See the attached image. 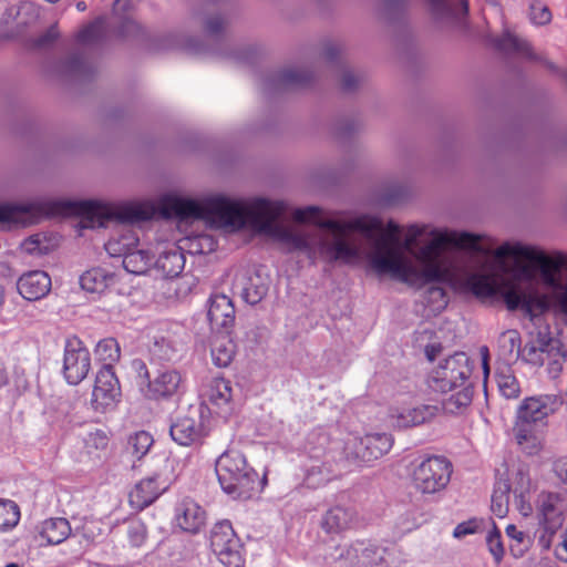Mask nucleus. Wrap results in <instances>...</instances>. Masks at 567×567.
<instances>
[{
  "mask_svg": "<svg viewBox=\"0 0 567 567\" xmlns=\"http://www.w3.org/2000/svg\"><path fill=\"white\" fill-rule=\"evenodd\" d=\"M240 542L231 524L223 520L210 532V548L219 561L227 567H241Z\"/></svg>",
  "mask_w": 567,
  "mask_h": 567,
  "instance_id": "obj_10",
  "label": "nucleus"
},
{
  "mask_svg": "<svg viewBox=\"0 0 567 567\" xmlns=\"http://www.w3.org/2000/svg\"><path fill=\"white\" fill-rule=\"evenodd\" d=\"M59 214H75L81 218V228L94 229L104 228L111 224L126 226L150 220L154 215V208L146 203L112 205L97 200L68 203L35 200L1 205L0 224H33L43 217Z\"/></svg>",
  "mask_w": 567,
  "mask_h": 567,
  "instance_id": "obj_2",
  "label": "nucleus"
},
{
  "mask_svg": "<svg viewBox=\"0 0 567 567\" xmlns=\"http://www.w3.org/2000/svg\"><path fill=\"white\" fill-rule=\"evenodd\" d=\"M480 528V520L470 519L467 522L460 523L456 525L453 532L455 538H463L467 535L475 534Z\"/></svg>",
  "mask_w": 567,
  "mask_h": 567,
  "instance_id": "obj_57",
  "label": "nucleus"
},
{
  "mask_svg": "<svg viewBox=\"0 0 567 567\" xmlns=\"http://www.w3.org/2000/svg\"><path fill=\"white\" fill-rule=\"evenodd\" d=\"M539 352L542 355L546 354L548 362L549 373L555 378L563 369V361L565 354L560 350V341L549 337L548 333H538L535 344L529 350L530 354Z\"/></svg>",
  "mask_w": 567,
  "mask_h": 567,
  "instance_id": "obj_25",
  "label": "nucleus"
},
{
  "mask_svg": "<svg viewBox=\"0 0 567 567\" xmlns=\"http://www.w3.org/2000/svg\"><path fill=\"white\" fill-rule=\"evenodd\" d=\"M177 45L189 54L199 55L208 53V49L205 45L190 38H182L178 40Z\"/></svg>",
  "mask_w": 567,
  "mask_h": 567,
  "instance_id": "obj_56",
  "label": "nucleus"
},
{
  "mask_svg": "<svg viewBox=\"0 0 567 567\" xmlns=\"http://www.w3.org/2000/svg\"><path fill=\"white\" fill-rule=\"evenodd\" d=\"M256 52V50L251 47L244 48L241 50H238L234 52V59L237 61H250L251 55Z\"/></svg>",
  "mask_w": 567,
  "mask_h": 567,
  "instance_id": "obj_64",
  "label": "nucleus"
},
{
  "mask_svg": "<svg viewBox=\"0 0 567 567\" xmlns=\"http://www.w3.org/2000/svg\"><path fill=\"white\" fill-rule=\"evenodd\" d=\"M183 379L178 371L173 369H157L153 372L152 380H148L147 389L144 390L146 398L152 400L172 399L181 394Z\"/></svg>",
  "mask_w": 567,
  "mask_h": 567,
  "instance_id": "obj_17",
  "label": "nucleus"
},
{
  "mask_svg": "<svg viewBox=\"0 0 567 567\" xmlns=\"http://www.w3.org/2000/svg\"><path fill=\"white\" fill-rule=\"evenodd\" d=\"M529 10V17L533 23L543 25L550 22L551 12L544 3L539 1L533 2Z\"/></svg>",
  "mask_w": 567,
  "mask_h": 567,
  "instance_id": "obj_51",
  "label": "nucleus"
},
{
  "mask_svg": "<svg viewBox=\"0 0 567 567\" xmlns=\"http://www.w3.org/2000/svg\"><path fill=\"white\" fill-rule=\"evenodd\" d=\"M59 30L56 25H51L43 34L34 41L37 48H48L58 39Z\"/></svg>",
  "mask_w": 567,
  "mask_h": 567,
  "instance_id": "obj_58",
  "label": "nucleus"
},
{
  "mask_svg": "<svg viewBox=\"0 0 567 567\" xmlns=\"http://www.w3.org/2000/svg\"><path fill=\"white\" fill-rule=\"evenodd\" d=\"M203 425L199 415H181L171 424L172 439L183 446L196 443L203 436Z\"/></svg>",
  "mask_w": 567,
  "mask_h": 567,
  "instance_id": "obj_23",
  "label": "nucleus"
},
{
  "mask_svg": "<svg viewBox=\"0 0 567 567\" xmlns=\"http://www.w3.org/2000/svg\"><path fill=\"white\" fill-rule=\"evenodd\" d=\"M417 526L416 518L413 513H403L398 517L396 527L400 533H406Z\"/></svg>",
  "mask_w": 567,
  "mask_h": 567,
  "instance_id": "obj_59",
  "label": "nucleus"
},
{
  "mask_svg": "<svg viewBox=\"0 0 567 567\" xmlns=\"http://www.w3.org/2000/svg\"><path fill=\"white\" fill-rule=\"evenodd\" d=\"M511 486L506 480L499 478L494 486L491 498V509L499 518L506 516L508 512Z\"/></svg>",
  "mask_w": 567,
  "mask_h": 567,
  "instance_id": "obj_42",
  "label": "nucleus"
},
{
  "mask_svg": "<svg viewBox=\"0 0 567 567\" xmlns=\"http://www.w3.org/2000/svg\"><path fill=\"white\" fill-rule=\"evenodd\" d=\"M20 520V508L11 499H0V530L13 528Z\"/></svg>",
  "mask_w": 567,
  "mask_h": 567,
  "instance_id": "obj_45",
  "label": "nucleus"
},
{
  "mask_svg": "<svg viewBox=\"0 0 567 567\" xmlns=\"http://www.w3.org/2000/svg\"><path fill=\"white\" fill-rule=\"evenodd\" d=\"M332 470L327 466H312L307 476L308 484L310 486H318L331 478Z\"/></svg>",
  "mask_w": 567,
  "mask_h": 567,
  "instance_id": "obj_52",
  "label": "nucleus"
},
{
  "mask_svg": "<svg viewBox=\"0 0 567 567\" xmlns=\"http://www.w3.org/2000/svg\"><path fill=\"white\" fill-rule=\"evenodd\" d=\"M109 444V437L103 431L90 433L86 439V449L91 452L92 449L105 450Z\"/></svg>",
  "mask_w": 567,
  "mask_h": 567,
  "instance_id": "obj_55",
  "label": "nucleus"
},
{
  "mask_svg": "<svg viewBox=\"0 0 567 567\" xmlns=\"http://www.w3.org/2000/svg\"><path fill=\"white\" fill-rule=\"evenodd\" d=\"M17 288L24 299L39 300L50 291L51 278L41 270L29 271L19 278Z\"/></svg>",
  "mask_w": 567,
  "mask_h": 567,
  "instance_id": "obj_24",
  "label": "nucleus"
},
{
  "mask_svg": "<svg viewBox=\"0 0 567 567\" xmlns=\"http://www.w3.org/2000/svg\"><path fill=\"white\" fill-rule=\"evenodd\" d=\"M430 2L436 19L461 18L467 13L466 0H430Z\"/></svg>",
  "mask_w": 567,
  "mask_h": 567,
  "instance_id": "obj_38",
  "label": "nucleus"
},
{
  "mask_svg": "<svg viewBox=\"0 0 567 567\" xmlns=\"http://www.w3.org/2000/svg\"><path fill=\"white\" fill-rule=\"evenodd\" d=\"M486 544L488 550L494 556V558L498 561L504 555V547L502 543V536L499 530L494 526L486 535Z\"/></svg>",
  "mask_w": 567,
  "mask_h": 567,
  "instance_id": "obj_50",
  "label": "nucleus"
},
{
  "mask_svg": "<svg viewBox=\"0 0 567 567\" xmlns=\"http://www.w3.org/2000/svg\"><path fill=\"white\" fill-rule=\"evenodd\" d=\"M535 517L537 528L534 537L538 546L547 550L567 518V498L560 493L540 492L535 501Z\"/></svg>",
  "mask_w": 567,
  "mask_h": 567,
  "instance_id": "obj_7",
  "label": "nucleus"
},
{
  "mask_svg": "<svg viewBox=\"0 0 567 567\" xmlns=\"http://www.w3.org/2000/svg\"><path fill=\"white\" fill-rule=\"evenodd\" d=\"M127 536L135 547L141 546L146 538V527L141 520H132L127 526Z\"/></svg>",
  "mask_w": 567,
  "mask_h": 567,
  "instance_id": "obj_53",
  "label": "nucleus"
},
{
  "mask_svg": "<svg viewBox=\"0 0 567 567\" xmlns=\"http://www.w3.org/2000/svg\"><path fill=\"white\" fill-rule=\"evenodd\" d=\"M553 472L560 483L567 485V457H559L553 463Z\"/></svg>",
  "mask_w": 567,
  "mask_h": 567,
  "instance_id": "obj_60",
  "label": "nucleus"
},
{
  "mask_svg": "<svg viewBox=\"0 0 567 567\" xmlns=\"http://www.w3.org/2000/svg\"><path fill=\"white\" fill-rule=\"evenodd\" d=\"M115 282L113 274L107 272L103 268H93L85 271L80 277V285L82 289L89 292H103L110 285Z\"/></svg>",
  "mask_w": 567,
  "mask_h": 567,
  "instance_id": "obj_33",
  "label": "nucleus"
},
{
  "mask_svg": "<svg viewBox=\"0 0 567 567\" xmlns=\"http://www.w3.org/2000/svg\"><path fill=\"white\" fill-rule=\"evenodd\" d=\"M393 444V439L386 433H372L363 437H353L346 444L349 458L358 463H370L386 454Z\"/></svg>",
  "mask_w": 567,
  "mask_h": 567,
  "instance_id": "obj_11",
  "label": "nucleus"
},
{
  "mask_svg": "<svg viewBox=\"0 0 567 567\" xmlns=\"http://www.w3.org/2000/svg\"><path fill=\"white\" fill-rule=\"evenodd\" d=\"M316 79L312 70L305 68H286L272 72L261 81V90L265 94L281 93L290 90L306 89Z\"/></svg>",
  "mask_w": 567,
  "mask_h": 567,
  "instance_id": "obj_12",
  "label": "nucleus"
},
{
  "mask_svg": "<svg viewBox=\"0 0 567 567\" xmlns=\"http://www.w3.org/2000/svg\"><path fill=\"white\" fill-rule=\"evenodd\" d=\"M140 246V238L135 230L124 229L117 237L111 238L105 244L107 254L112 257H123Z\"/></svg>",
  "mask_w": 567,
  "mask_h": 567,
  "instance_id": "obj_32",
  "label": "nucleus"
},
{
  "mask_svg": "<svg viewBox=\"0 0 567 567\" xmlns=\"http://www.w3.org/2000/svg\"><path fill=\"white\" fill-rule=\"evenodd\" d=\"M425 300L432 305L434 309L440 310L446 307L447 299L445 289L440 286H431L425 291Z\"/></svg>",
  "mask_w": 567,
  "mask_h": 567,
  "instance_id": "obj_49",
  "label": "nucleus"
},
{
  "mask_svg": "<svg viewBox=\"0 0 567 567\" xmlns=\"http://www.w3.org/2000/svg\"><path fill=\"white\" fill-rule=\"evenodd\" d=\"M326 563L331 567H358V551L355 543L339 545L327 553Z\"/></svg>",
  "mask_w": 567,
  "mask_h": 567,
  "instance_id": "obj_34",
  "label": "nucleus"
},
{
  "mask_svg": "<svg viewBox=\"0 0 567 567\" xmlns=\"http://www.w3.org/2000/svg\"><path fill=\"white\" fill-rule=\"evenodd\" d=\"M208 402L224 413L231 411L233 388L230 381L224 378H214L207 389Z\"/></svg>",
  "mask_w": 567,
  "mask_h": 567,
  "instance_id": "obj_27",
  "label": "nucleus"
},
{
  "mask_svg": "<svg viewBox=\"0 0 567 567\" xmlns=\"http://www.w3.org/2000/svg\"><path fill=\"white\" fill-rule=\"evenodd\" d=\"M106 20L103 17L89 23L76 35V42L81 49L64 60L56 62L52 73L59 76L86 78L94 70V63L84 54L85 49H95L102 45L106 38Z\"/></svg>",
  "mask_w": 567,
  "mask_h": 567,
  "instance_id": "obj_6",
  "label": "nucleus"
},
{
  "mask_svg": "<svg viewBox=\"0 0 567 567\" xmlns=\"http://www.w3.org/2000/svg\"><path fill=\"white\" fill-rule=\"evenodd\" d=\"M354 520V512L343 506H334L328 509L321 519V527L327 533H340L351 527Z\"/></svg>",
  "mask_w": 567,
  "mask_h": 567,
  "instance_id": "obj_28",
  "label": "nucleus"
},
{
  "mask_svg": "<svg viewBox=\"0 0 567 567\" xmlns=\"http://www.w3.org/2000/svg\"><path fill=\"white\" fill-rule=\"evenodd\" d=\"M463 287L478 298L501 295L508 310H522L529 319H535L549 309L546 295L538 291L530 274L524 278L507 281L497 272H470L463 278Z\"/></svg>",
  "mask_w": 567,
  "mask_h": 567,
  "instance_id": "obj_3",
  "label": "nucleus"
},
{
  "mask_svg": "<svg viewBox=\"0 0 567 567\" xmlns=\"http://www.w3.org/2000/svg\"><path fill=\"white\" fill-rule=\"evenodd\" d=\"M269 277L260 270L245 271L235 277L233 289L249 305L259 303L268 293Z\"/></svg>",
  "mask_w": 567,
  "mask_h": 567,
  "instance_id": "obj_16",
  "label": "nucleus"
},
{
  "mask_svg": "<svg viewBox=\"0 0 567 567\" xmlns=\"http://www.w3.org/2000/svg\"><path fill=\"white\" fill-rule=\"evenodd\" d=\"M519 477V487H516L514 493L516 496V506L523 516H529L533 513V507L524 499V493L529 489V477L522 471L517 473Z\"/></svg>",
  "mask_w": 567,
  "mask_h": 567,
  "instance_id": "obj_48",
  "label": "nucleus"
},
{
  "mask_svg": "<svg viewBox=\"0 0 567 567\" xmlns=\"http://www.w3.org/2000/svg\"><path fill=\"white\" fill-rule=\"evenodd\" d=\"M436 406L421 404L417 406L393 408L390 416L392 424L399 429L417 426L431 420L436 414Z\"/></svg>",
  "mask_w": 567,
  "mask_h": 567,
  "instance_id": "obj_21",
  "label": "nucleus"
},
{
  "mask_svg": "<svg viewBox=\"0 0 567 567\" xmlns=\"http://www.w3.org/2000/svg\"><path fill=\"white\" fill-rule=\"evenodd\" d=\"M286 205L280 200L254 198L247 204L224 196H210L198 202L169 197V217L202 219L217 227L238 230L249 228L288 246L290 250L306 252L315 260L329 264L354 265L364 256L378 275H390L402 282H444L454 271V262L446 249L454 247L483 256H495L491 246L484 245L485 236L468 231L433 228L431 240L415 252L416 267L399 247L400 227L389 220L386 230L380 218L359 215L347 220L322 218L318 206L295 209L298 223H312L318 229L302 234L287 227L281 218Z\"/></svg>",
  "mask_w": 567,
  "mask_h": 567,
  "instance_id": "obj_1",
  "label": "nucleus"
},
{
  "mask_svg": "<svg viewBox=\"0 0 567 567\" xmlns=\"http://www.w3.org/2000/svg\"><path fill=\"white\" fill-rule=\"evenodd\" d=\"M132 369L136 373V381L141 389L144 391L147 389L148 380H152L153 373L151 374L144 361L135 359L132 361Z\"/></svg>",
  "mask_w": 567,
  "mask_h": 567,
  "instance_id": "obj_54",
  "label": "nucleus"
},
{
  "mask_svg": "<svg viewBox=\"0 0 567 567\" xmlns=\"http://www.w3.org/2000/svg\"><path fill=\"white\" fill-rule=\"evenodd\" d=\"M137 31H138V25L136 24V22L134 20H132L128 17L123 19L122 24L118 29V33L122 37L135 34Z\"/></svg>",
  "mask_w": 567,
  "mask_h": 567,
  "instance_id": "obj_62",
  "label": "nucleus"
},
{
  "mask_svg": "<svg viewBox=\"0 0 567 567\" xmlns=\"http://www.w3.org/2000/svg\"><path fill=\"white\" fill-rule=\"evenodd\" d=\"M22 247L29 254H35V255L43 254V248L41 246V240L39 238V235L31 236L28 239H25Z\"/></svg>",
  "mask_w": 567,
  "mask_h": 567,
  "instance_id": "obj_61",
  "label": "nucleus"
},
{
  "mask_svg": "<svg viewBox=\"0 0 567 567\" xmlns=\"http://www.w3.org/2000/svg\"><path fill=\"white\" fill-rule=\"evenodd\" d=\"M495 47L506 53H516L533 59L532 48L528 41L511 31H504L503 35L494 40Z\"/></svg>",
  "mask_w": 567,
  "mask_h": 567,
  "instance_id": "obj_36",
  "label": "nucleus"
},
{
  "mask_svg": "<svg viewBox=\"0 0 567 567\" xmlns=\"http://www.w3.org/2000/svg\"><path fill=\"white\" fill-rule=\"evenodd\" d=\"M218 482L233 498L248 499L258 484L257 472L238 451H227L216 462Z\"/></svg>",
  "mask_w": 567,
  "mask_h": 567,
  "instance_id": "obj_5",
  "label": "nucleus"
},
{
  "mask_svg": "<svg viewBox=\"0 0 567 567\" xmlns=\"http://www.w3.org/2000/svg\"><path fill=\"white\" fill-rule=\"evenodd\" d=\"M150 353L154 359L159 361H172L177 355L173 343L164 337L154 339V342L150 347Z\"/></svg>",
  "mask_w": 567,
  "mask_h": 567,
  "instance_id": "obj_47",
  "label": "nucleus"
},
{
  "mask_svg": "<svg viewBox=\"0 0 567 567\" xmlns=\"http://www.w3.org/2000/svg\"><path fill=\"white\" fill-rule=\"evenodd\" d=\"M453 473V464L445 456L433 455L422 460L412 471L414 488L424 495L444 491Z\"/></svg>",
  "mask_w": 567,
  "mask_h": 567,
  "instance_id": "obj_9",
  "label": "nucleus"
},
{
  "mask_svg": "<svg viewBox=\"0 0 567 567\" xmlns=\"http://www.w3.org/2000/svg\"><path fill=\"white\" fill-rule=\"evenodd\" d=\"M218 334L212 341V360L215 365L226 368L230 364L236 352V346L230 339V332L217 331Z\"/></svg>",
  "mask_w": 567,
  "mask_h": 567,
  "instance_id": "obj_29",
  "label": "nucleus"
},
{
  "mask_svg": "<svg viewBox=\"0 0 567 567\" xmlns=\"http://www.w3.org/2000/svg\"><path fill=\"white\" fill-rule=\"evenodd\" d=\"M174 519L183 532L197 534L206 524V512L193 498L184 497L175 506Z\"/></svg>",
  "mask_w": 567,
  "mask_h": 567,
  "instance_id": "obj_18",
  "label": "nucleus"
},
{
  "mask_svg": "<svg viewBox=\"0 0 567 567\" xmlns=\"http://www.w3.org/2000/svg\"><path fill=\"white\" fill-rule=\"evenodd\" d=\"M506 535L511 539V550L514 556L519 557L530 547L532 538L525 532L518 529L515 525L509 524L506 527Z\"/></svg>",
  "mask_w": 567,
  "mask_h": 567,
  "instance_id": "obj_44",
  "label": "nucleus"
},
{
  "mask_svg": "<svg viewBox=\"0 0 567 567\" xmlns=\"http://www.w3.org/2000/svg\"><path fill=\"white\" fill-rule=\"evenodd\" d=\"M471 373L472 368L466 353L456 352L429 373L426 385L433 392L446 393L466 385Z\"/></svg>",
  "mask_w": 567,
  "mask_h": 567,
  "instance_id": "obj_8",
  "label": "nucleus"
},
{
  "mask_svg": "<svg viewBox=\"0 0 567 567\" xmlns=\"http://www.w3.org/2000/svg\"><path fill=\"white\" fill-rule=\"evenodd\" d=\"M561 404L557 395L526 398L517 409L515 426H534L553 414Z\"/></svg>",
  "mask_w": 567,
  "mask_h": 567,
  "instance_id": "obj_14",
  "label": "nucleus"
},
{
  "mask_svg": "<svg viewBox=\"0 0 567 567\" xmlns=\"http://www.w3.org/2000/svg\"><path fill=\"white\" fill-rule=\"evenodd\" d=\"M228 0H207L205 3L204 28L208 35L219 37L224 33L230 14Z\"/></svg>",
  "mask_w": 567,
  "mask_h": 567,
  "instance_id": "obj_22",
  "label": "nucleus"
},
{
  "mask_svg": "<svg viewBox=\"0 0 567 567\" xmlns=\"http://www.w3.org/2000/svg\"><path fill=\"white\" fill-rule=\"evenodd\" d=\"M121 395L120 382L114 369L102 367L95 378L91 405L96 412H105L114 406Z\"/></svg>",
  "mask_w": 567,
  "mask_h": 567,
  "instance_id": "obj_15",
  "label": "nucleus"
},
{
  "mask_svg": "<svg viewBox=\"0 0 567 567\" xmlns=\"http://www.w3.org/2000/svg\"><path fill=\"white\" fill-rule=\"evenodd\" d=\"M358 551V567H375L385 561L386 549L384 547L365 543L355 542Z\"/></svg>",
  "mask_w": 567,
  "mask_h": 567,
  "instance_id": "obj_35",
  "label": "nucleus"
},
{
  "mask_svg": "<svg viewBox=\"0 0 567 567\" xmlns=\"http://www.w3.org/2000/svg\"><path fill=\"white\" fill-rule=\"evenodd\" d=\"M212 330L230 332L235 322V307L226 295H214L209 299L207 311Z\"/></svg>",
  "mask_w": 567,
  "mask_h": 567,
  "instance_id": "obj_19",
  "label": "nucleus"
},
{
  "mask_svg": "<svg viewBox=\"0 0 567 567\" xmlns=\"http://www.w3.org/2000/svg\"><path fill=\"white\" fill-rule=\"evenodd\" d=\"M495 381L499 393L506 399H517L520 395V385L513 370L508 365L498 367L495 371Z\"/></svg>",
  "mask_w": 567,
  "mask_h": 567,
  "instance_id": "obj_37",
  "label": "nucleus"
},
{
  "mask_svg": "<svg viewBox=\"0 0 567 567\" xmlns=\"http://www.w3.org/2000/svg\"><path fill=\"white\" fill-rule=\"evenodd\" d=\"M495 256L499 259L513 258L517 262H528L537 267L544 284L551 290L557 310L567 322V255L549 257L529 246L505 243L497 248Z\"/></svg>",
  "mask_w": 567,
  "mask_h": 567,
  "instance_id": "obj_4",
  "label": "nucleus"
},
{
  "mask_svg": "<svg viewBox=\"0 0 567 567\" xmlns=\"http://www.w3.org/2000/svg\"><path fill=\"white\" fill-rule=\"evenodd\" d=\"M513 432L516 443L525 454L532 456L537 455L542 451L544 446V439L540 433L536 431V427L514 425Z\"/></svg>",
  "mask_w": 567,
  "mask_h": 567,
  "instance_id": "obj_31",
  "label": "nucleus"
},
{
  "mask_svg": "<svg viewBox=\"0 0 567 567\" xmlns=\"http://www.w3.org/2000/svg\"><path fill=\"white\" fill-rule=\"evenodd\" d=\"M157 267L166 277H177L184 269L185 257L178 249L163 252L156 260Z\"/></svg>",
  "mask_w": 567,
  "mask_h": 567,
  "instance_id": "obj_41",
  "label": "nucleus"
},
{
  "mask_svg": "<svg viewBox=\"0 0 567 567\" xmlns=\"http://www.w3.org/2000/svg\"><path fill=\"white\" fill-rule=\"evenodd\" d=\"M154 256L146 249L136 248L122 257L123 267L134 275L145 274L153 262Z\"/></svg>",
  "mask_w": 567,
  "mask_h": 567,
  "instance_id": "obj_39",
  "label": "nucleus"
},
{
  "mask_svg": "<svg viewBox=\"0 0 567 567\" xmlns=\"http://www.w3.org/2000/svg\"><path fill=\"white\" fill-rule=\"evenodd\" d=\"M153 443V436L148 432L138 431L128 437L127 446L132 455L140 460L147 454Z\"/></svg>",
  "mask_w": 567,
  "mask_h": 567,
  "instance_id": "obj_46",
  "label": "nucleus"
},
{
  "mask_svg": "<svg viewBox=\"0 0 567 567\" xmlns=\"http://www.w3.org/2000/svg\"><path fill=\"white\" fill-rule=\"evenodd\" d=\"M472 399L473 389L466 384L444 399L442 401V409L449 414H461L470 406Z\"/></svg>",
  "mask_w": 567,
  "mask_h": 567,
  "instance_id": "obj_40",
  "label": "nucleus"
},
{
  "mask_svg": "<svg viewBox=\"0 0 567 567\" xmlns=\"http://www.w3.org/2000/svg\"><path fill=\"white\" fill-rule=\"evenodd\" d=\"M158 480V475L141 480L128 495L130 504L142 511L156 501L166 488Z\"/></svg>",
  "mask_w": 567,
  "mask_h": 567,
  "instance_id": "obj_26",
  "label": "nucleus"
},
{
  "mask_svg": "<svg viewBox=\"0 0 567 567\" xmlns=\"http://www.w3.org/2000/svg\"><path fill=\"white\" fill-rule=\"evenodd\" d=\"M343 45L337 42H328L323 47L322 56L329 63H338L341 66L340 85L342 91L350 93L355 91L363 82V75L353 71L341 62Z\"/></svg>",
  "mask_w": 567,
  "mask_h": 567,
  "instance_id": "obj_20",
  "label": "nucleus"
},
{
  "mask_svg": "<svg viewBox=\"0 0 567 567\" xmlns=\"http://www.w3.org/2000/svg\"><path fill=\"white\" fill-rule=\"evenodd\" d=\"M95 354L103 362L102 367L113 368V363L120 359V346L114 338L103 339L96 344Z\"/></svg>",
  "mask_w": 567,
  "mask_h": 567,
  "instance_id": "obj_43",
  "label": "nucleus"
},
{
  "mask_svg": "<svg viewBox=\"0 0 567 567\" xmlns=\"http://www.w3.org/2000/svg\"><path fill=\"white\" fill-rule=\"evenodd\" d=\"M91 369L89 350L78 337L68 338L64 346L63 374L68 383L79 384Z\"/></svg>",
  "mask_w": 567,
  "mask_h": 567,
  "instance_id": "obj_13",
  "label": "nucleus"
},
{
  "mask_svg": "<svg viewBox=\"0 0 567 567\" xmlns=\"http://www.w3.org/2000/svg\"><path fill=\"white\" fill-rule=\"evenodd\" d=\"M92 524H84L81 529L76 528L74 536H81L86 544H92L95 540V533L91 527Z\"/></svg>",
  "mask_w": 567,
  "mask_h": 567,
  "instance_id": "obj_63",
  "label": "nucleus"
},
{
  "mask_svg": "<svg viewBox=\"0 0 567 567\" xmlns=\"http://www.w3.org/2000/svg\"><path fill=\"white\" fill-rule=\"evenodd\" d=\"M72 533L68 519L55 517L45 519L39 530V535L49 545H58L64 542Z\"/></svg>",
  "mask_w": 567,
  "mask_h": 567,
  "instance_id": "obj_30",
  "label": "nucleus"
}]
</instances>
